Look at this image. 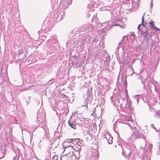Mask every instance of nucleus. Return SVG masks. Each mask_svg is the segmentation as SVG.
<instances>
[{
    "instance_id": "nucleus-26",
    "label": "nucleus",
    "mask_w": 160,
    "mask_h": 160,
    "mask_svg": "<svg viewBox=\"0 0 160 160\" xmlns=\"http://www.w3.org/2000/svg\"><path fill=\"white\" fill-rule=\"evenodd\" d=\"M148 22H145L144 21V24H145L146 26V25H148ZM146 26L147 27V26ZM147 28L146 27V28Z\"/></svg>"
},
{
    "instance_id": "nucleus-37",
    "label": "nucleus",
    "mask_w": 160,
    "mask_h": 160,
    "mask_svg": "<svg viewBox=\"0 0 160 160\" xmlns=\"http://www.w3.org/2000/svg\"><path fill=\"white\" fill-rule=\"evenodd\" d=\"M131 68H132V70H133V68H132V67H131Z\"/></svg>"
},
{
    "instance_id": "nucleus-13",
    "label": "nucleus",
    "mask_w": 160,
    "mask_h": 160,
    "mask_svg": "<svg viewBox=\"0 0 160 160\" xmlns=\"http://www.w3.org/2000/svg\"><path fill=\"white\" fill-rule=\"evenodd\" d=\"M111 28V27L109 25H107L106 27H104L102 29H103V30L104 31L105 30H108L109 29H110Z\"/></svg>"
},
{
    "instance_id": "nucleus-12",
    "label": "nucleus",
    "mask_w": 160,
    "mask_h": 160,
    "mask_svg": "<svg viewBox=\"0 0 160 160\" xmlns=\"http://www.w3.org/2000/svg\"><path fill=\"white\" fill-rule=\"evenodd\" d=\"M4 152H3L2 151H0V159L2 158L5 155Z\"/></svg>"
},
{
    "instance_id": "nucleus-3",
    "label": "nucleus",
    "mask_w": 160,
    "mask_h": 160,
    "mask_svg": "<svg viewBox=\"0 0 160 160\" xmlns=\"http://www.w3.org/2000/svg\"><path fill=\"white\" fill-rule=\"evenodd\" d=\"M145 14V13H144V15H143V16L142 17V21L141 23V24H139L138 25V31L140 30V27L142 25V27H144V29H145L146 28V26L145 24H144V16H145V15H144Z\"/></svg>"
},
{
    "instance_id": "nucleus-25",
    "label": "nucleus",
    "mask_w": 160,
    "mask_h": 160,
    "mask_svg": "<svg viewBox=\"0 0 160 160\" xmlns=\"http://www.w3.org/2000/svg\"><path fill=\"white\" fill-rule=\"evenodd\" d=\"M73 57H74V58L76 59H78V56L74 55L73 56Z\"/></svg>"
},
{
    "instance_id": "nucleus-23",
    "label": "nucleus",
    "mask_w": 160,
    "mask_h": 160,
    "mask_svg": "<svg viewBox=\"0 0 160 160\" xmlns=\"http://www.w3.org/2000/svg\"><path fill=\"white\" fill-rule=\"evenodd\" d=\"M67 2H68V5H70L72 3V2L71 0H67Z\"/></svg>"
},
{
    "instance_id": "nucleus-34",
    "label": "nucleus",
    "mask_w": 160,
    "mask_h": 160,
    "mask_svg": "<svg viewBox=\"0 0 160 160\" xmlns=\"http://www.w3.org/2000/svg\"><path fill=\"white\" fill-rule=\"evenodd\" d=\"M152 146H151V148H149L150 149H152Z\"/></svg>"
},
{
    "instance_id": "nucleus-28",
    "label": "nucleus",
    "mask_w": 160,
    "mask_h": 160,
    "mask_svg": "<svg viewBox=\"0 0 160 160\" xmlns=\"http://www.w3.org/2000/svg\"><path fill=\"white\" fill-rule=\"evenodd\" d=\"M134 34H133V33H132L130 35V36H133V38H134Z\"/></svg>"
},
{
    "instance_id": "nucleus-14",
    "label": "nucleus",
    "mask_w": 160,
    "mask_h": 160,
    "mask_svg": "<svg viewBox=\"0 0 160 160\" xmlns=\"http://www.w3.org/2000/svg\"><path fill=\"white\" fill-rule=\"evenodd\" d=\"M140 95H137L135 97V99H136V100L137 101V103H138L139 102V99H140Z\"/></svg>"
},
{
    "instance_id": "nucleus-7",
    "label": "nucleus",
    "mask_w": 160,
    "mask_h": 160,
    "mask_svg": "<svg viewBox=\"0 0 160 160\" xmlns=\"http://www.w3.org/2000/svg\"><path fill=\"white\" fill-rule=\"evenodd\" d=\"M110 56H108V55H104L103 58V61L107 64L110 61Z\"/></svg>"
},
{
    "instance_id": "nucleus-32",
    "label": "nucleus",
    "mask_w": 160,
    "mask_h": 160,
    "mask_svg": "<svg viewBox=\"0 0 160 160\" xmlns=\"http://www.w3.org/2000/svg\"><path fill=\"white\" fill-rule=\"evenodd\" d=\"M151 1H152V2L151 3V7H152V6L153 5V4L152 3V0H151Z\"/></svg>"
},
{
    "instance_id": "nucleus-1",
    "label": "nucleus",
    "mask_w": 160,
    "mask_h": 160,
    "mask_svg": "<svg viewBox=\"0 0 160 160\" xmlns=\"http://www.w3.org/2000/svg\"><path fill=\"white\" fill-rule=\"evenodd\" d=\"M144 27H142L141 31V34H142V37L146 39H149L152 36V34L150 30L148 31V28H146L145 30H144Z\"/></svg>"
},
{
    "instance_id": "nucleus-36",
    "label": "nucleus",
    "mask_w": 160,
    "mask_h": 160,
    "mask_svg": "<svg viewBox=\"0 0 160 160\" xmlns=\"http://www.w3.org/2000/svg\"><path fill=\"white\" fill-rule=\"evenodd\" d=\"M122 49L123 50H124V48L123 47H122Z\"/></svg>"
},
{
    "instance_id": "nucleus-8",
    "label": "nucleus",
    "mask_w": 160,
    "mask_h": 160,
    "mask_svg": "<svg viewBox=\"0 0 160 160\" xmlns=\"http://www.w3.org/2000/svg\"><path fill=\"white\" fill-rule=\"evenodd\" d=\"M136 137L138 139L139 138H142L144 139L145 138V136L143 134H140L139 133H138L136 134Z\"/></svg>"
},
{
    "instance_id": "nucleus-38",
    "label": "nucleus",
    "mask_w": 160,
    "mask_h": 160,
    "mask_svg": "<svg viewBox=\"0 0 160 160\" xmlns=\"http://www.w3.org/2000/svg\"><path fill=\"white\" fill-rule=\"evenodd\" d=\"M52 79H51L50 80V81H52Z\"/></svg>"
},
{
    "instance_id": "nucleus-17",
    "label": "nucleus",
    "mask_w": 160,
    "mask_h": 160,
    "mask_svg": "<svg viewBox=\"0 0 160 160\" xmlns=\"http://www.w3.org/2000/svg\"><path fill=\"white\" fill-rule=\"evenodd\" d=\"M85 105H83L82 106H86V108H87L88 107V101L87 100H85Z\"/></svg>"
},
{
    "instance_id": "nucleus-39",
    "label": "nucleus",
    "mask_w": 160,
    "mask_h": 160,
    "mask_svg": "<svg viewBox=\"0 0 160 160\" xmlns=\"http://www.w3.org/2000/svg\"><path fill=\"white\" fill-rule=\"evenodd\" d=\"M28 99H29V101H30V99H29V98H28Z\"/></svg>"
},
{
    "instance_id": "nucleus-35",
    "label": "nucleus",
    "mask_w": 160,
    "mask_h": 160,
    "mask_svg": "<svg viewBox=\"0 0 160 160\" xmlns=\"http://www.w3.org/2000/svg\"><path fill=\"white\" fill-rule=\"evenodd\" d=\"M27 104H28L29 103V102L28 101H27Z\"/></svg>"
},
{
    "instance_id": "nucleus-21",
    "label": "nucleus",
    "mask_w": 160,
    "mask_h": 160,
    "mask_svg": "<svg viewBox=\"0 0 160 160\" xmlns=\"http://www.w3.org/2000/svg\"><path fill=\"white\" fill-rule=\"evenodd\" d=\"M138 79H141V82L144 85V86H145V84L144 83V82L143 81H142L141 79V77H138Z\"/></svg>"
},
{
    "instance_id": "nucleus-15",
    "label": "nucleus",
    "mask_w": 160,
    "mask_h": 160,
    "mask_svg": "<svg viewBox=\"0 0 160 160\" xmlns=\"http://www.w3.org/2000/svg\"><path fill=\"white\" fill-rule=\"evenodd\" d=\"M155 117L158 118H160V112H157L156 114H155Z\"/></svg>"
},
{
    "instance_id": "nucleus-30",
    "label": "nucleus",
    "mask_w": 160,
    "mask_h": 160,
    "mask_svg": "<svg viewBox=\"0 0 160 160\" xmlns=\"http://www.w3.org/2000/svg\"><path fill=\"white\" fill-rule=\"evenodd\" d=\"M124 99L123 98H120L119 99V100H122V101H123L124 100Z\"/></svg>"
},
{
    "instance_id": "nucleus-5",
    "label": "nucleus",
    "mask_w": 160,
    "mask_h": 160,
    "mask_svg": "<svg viewBox=\"0 0 160 160\" xmlns=\"http://www.w3.org/2000/svg\"><path fill=\"white\" fill-rule=\"evenodd\" d=\"M148 23L150 25V27L151 28H153L155 30H157L158 29V28L154 25V24L153 22L152 21L149 22Z\"/></svg>"
},
{
    "instance_id": "nucleus-10",
    "label": "nucleus",
    "mask_w": 160,
    "mask_h": 160,
    "mask_svg": "<svg viewBox=\"0 0 160 160\" xmlns=\"http://www.w3.org/2000/svg\"><path fill=\"white\" fill-rule=\"evenodd\" d=\"M81 151H75V154H76L77 157L76 156V158H77V160L76 159L75 160H78V158H80V152Z\"/></svg>"
},
{
    "instance_id": "nucleus-31",
    "label": "nucleus",
    "mask_w": 160,
    "mask_h": 160,
    "mask_svg": "<svg viewBox=\"0 0 160 160\" xmlns=\"http://www.w3.org/2000/svg\"><path fill=\"white\" fill-rule=\"evenodd\" d=\"M48 156H50L51 153L50 152L49 153V152H48Z\"/></svg>"
},
{
    "instance_id": "nucleus-24",
    "label": "nucleus",
    "mask_w": 160,
    "mask_h": 160,
    "mask_svg": "<svg viewBox=\"0 0 160 160\" xmlns=\"http://www.w3.org/2000/svg\"><path fill=\"white\" fill-rule=\"evenodd\" d=\"M40 110H39L37 112V117H38V116H40Z\"/></svg>"
},
{
    "instance_id": "nucleus-20",
    "label": "nucleus",
    "mask_w": 160,
    "mask_h": 160,
    "mask_svg": "<svg viewBox=\"0 0 160 160\" xmlns=\"http://www.w3.org/2000/svg\"><path fill=\"white\" fill-rule=\"evenodd\" d=\"M53 160H57L58 159V157L57 156H53Z\"/></svg>"
},
{
    "instance_id": "nucleus-6",
    "label": "nucleus",
    "mask_w": 160,
    "mask_h": 160,
    "mask_svg": "<svg viewBox=\"0 0 160 160\" xmlns=\"http://www.w3.org/2000/svg\"><path fill=\"white\" fill-rule=\"evenodd\" d=\"M74 121H70V120H69L68 121V123L69 125L71 126V127L73 129H76V125L74 124Z\"/></svg>"
},
{
    "instance_id": "nucleus-16",
    "label": "nucleus",
    "mask_w": 160,
    "mask_h": 160,
    "mask_svg": "<svg viewBox=\"0 0 160 160\" xmlns=\"http://www.w3.org/2000/svg\"><path fill=\"white\" fill-rule=\"evenodd\" d=\"M158 44V43L156 41V42H152L151 43V45H152V47L154 46H156L157 45V44Z\"/></svg>"
},
{
    "instance_id": "nucleus-33",
    "label": "nucleus",
    "mask_w": 160,
    "mask_h": 160,
    "mask_svg": "<svg viewBox=\"0 0 160 160\" xmlns=\"http://www.w3.org/2000/svg\"><path fill=\"white\" fill-rule=\"evenodd\" d=\"M64 157H63V160H64ZM60 160H62V158L61 157H60Z\"/></svg>"
},
{
    "instance_id": "nucleus-22",
    "label": "nucleus",
    "mask_w": 160,
    "mask_h": 160,
    "mask_svg": "<svg viewBox=\"0 0 160 160\" xmlns=\"http://www.w3.org/2000/svg\"><path fill=\"white\" fill-rule=\"evenodd\" d=\"M71 139H68L66 140V142H71Z\"/></svg>"
},
{
    "instance_id": "nucleus-2",
    "label": "nucleus",
    "mask_w": 160,
    "mask_h": 160,
    "mask_svg": "<svg viewBox=\"0 0 160 160\" xmlns=\"http://www.w3.org/2000/svg\"><path fill=\"white\" fill-rule=\"evenodd\" d=\"M105 138H106L107 141H108V143L111 144L112 143L113 138L111 135L107 134L105 135Z\"/></svg>"
},
{
    "instance_id": "nucleus-18",
    "label": "nucleus",
    "mask_w": 160,
    "mask_h": 160,
    "mask_svg": "<svg viewBox=\"0 0 160 160\" xmlns=\"http://www.w3.org/2000/svg\"><path fill=\"white\" fill-rule=\"evenodd\" d=\"M151 126H152V127L153 128H154L157 132H159L160 131V129H159L158 130H157L154 127V125L153 124H151Z\"/></svg>"
},
{
    "instance_id": "nucleus-9",
    "label": "nucleus",
    "mask_w": 160,
    "mask_h": 160,
    "mask_svg": "<svg viewBox=\"0 0 160 160\" xmlns=\"http://www.w3.org/2000/svg\"><path fill=\"white\" fill-rule=\"evenodd\" d=\"M78 141V138L73 139H71V143H72V144H73L75 145V144H77Z\"/></svg>"
},
{
    "instance_id": "nucleus-29",
    "label": "nucleus",
    "mask_w": 160,
    "mask_h": 160,
    "mask_svg": "<svg viewBox=\"0 0 160 160\" xmlns=\"http://www.w3.org/2000/svg\"><path fill=\"white\" fill-rule=\"evenodd\" d=\"M158 147H159L158 148H159V149H160V142H158Z\"/></svg>"
},
{
    "instance_id": "nucleus-27",
    "label": "nucleus",
    "mask_w": 160,
    "mask_h": 160,
    "mask_svg": "<svg viewBox=\"0 0 160 160\" xmlns=\"http://www.w3.org/2000/svg\"><path fill=\"white\" fill-rule=\"evenodd\" d=\"M113 26H120V25H119V24H118V23H117V24L115 23V24L113 25Z\"/></svg>"
},
{
    "instance_id": "nucleus-19",
    "label": "nucleus",
    "mask_w": 160,
    "mask_h": 160,
    "mask_svg": "<svg viewBox=\"0 0 160 160\" xmlns=\"http://www.w3.org/2000/svg\"><path fill=\"white\" fill-rule=\"evenodd\" d=\"M61 15H60V16H59V15H58V18H57V20L58 21H60L62 20V18H61Z\"/></svg>"
},
{
    "instance_id": "nucleus-4",
    "label": "nucleus",
    "mask_w": 160,
    "mask_h": 160,
    "mask_svg": "<svg viewBox=\"0 0 160 160\" xmlns=\"http://www.w3.org/2000/svg\"><path fill=\"white\" fill-rule=\"evenodd\" d=\"M123 153H125L126 155L127 156H128L129 157L131 156L130 154L131 153V150H130L129 149L126 148L124 150H124L123 149L122 153L123 154Z\"/></svg>"
},
{
    "instance_id": "nucleus-11",
    "label": "nucleus",
    "mask_w": 160,
    "mask_h": 160,
    "mask_svg": "<svg viewBox=\"0 0 160 160\" xmlns=\"http://www.w3.org/2000/svg\"><path fill=\"white\" fill-rule=\"evenodd\" d=\"M79 146L75 147V149L74 150H75L76 151H81V147L79 145Z\"/></svg>"
}]
</instances>
